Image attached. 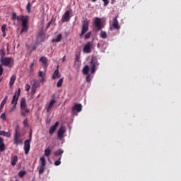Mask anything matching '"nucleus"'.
Segmentation results:
<instances>
[{"label": "nucleus", "instance_id": "f3484780", "mask_svg": "<svg viewBox=\"0 0 181 181\" xmlns=\"http://www.w3.org/2000/svg\"><path fill=\"white\" fill-rule=\"evenodd\" d=\"M30 112V110L28 109L27 107H21V114L22 117H25L26 114H29Z\"/></svg>", "mask_w": 181, "mask_h": 181}, {"label": "nucleus", "instance_id": "cd10ccee", "mask_svg": "<svg viewBox=\"0 0 181 181\" xmlns=\"http://www.w3.org/2000/svg\"><path fill=\"white\" fill-rule=\"evenodd\" d=\"M40 62H41V63H42V64H47V58L46 57H42L41 58H40Z\"/></svg>", "mask_w": 181, "mask_h": 181}, {"label": "nucleus", "instance_id": "2eb2a0df", "mask_svg": "<svg viewBox=\"0 0 181 181\" xmlns=\"http://www.w3.org/2000/svg\"><path fill=\"white\" fill-rule=\"evenodd\" d=\"M58 127H59V122H56L54 125L52 126L49 128V132L50 135H53V134L54 133V131H56V129H57Z\"/></svg>", "mask_w": 181, "mask_h": 181}, {"label": "nucleus", "instance_id": "ddd939ff", "mask_svg": "<svg viewBox=\"0 0 181 181\" xmlns=\"http://www.w3.org/2000/svg\"><path fill=\"white\" fill-rule=\"evenodd\" d=\"M81 110H83V105L81 103L75 104L72 107V111H76V112H81Z\"/></svg>", "mask_w": 181, "mask_h": 181}, {"label": "nucleus", "instance_id": "4be33fe9", "mask_svg": "<svg viewBox=\"0 0 181 181\" xmlns=\"http://www.w3.org/2000/svg\"><path fill=\"white\" fill-rule=\"evenodd\" d=\"M5 151V144L4 143V139L0 137V152Z\"/></svg>", "mask_w": 181, "mask_h": 181}, {"label": "nucleus", "instance_id": "f03ea898", "mask_svg": "<svg viewBox=\"0 0 181 181\" xmlns=\"http://www.w3.org/2000/svg\"><path fill=\"white\" fill-rule=\"evenodd\" d=\"M21 133L18 132V129L15 130L13 135V145H22L23 140L21 139Z\"/></svg>", "mask_w": 181, "mask_h": 181}, {"label": "nucleus", "instance_id": "20e7f679", "mask_svg": "<svg viewBox=\"0 0 181 181\" xmlns=\"http://www.w3.org/2000/svg\"><path fill=\"white\" fill-rule=\"evenodd\" d=\"M89 23H90V21H88V20H87V18H84L82 21V30H81V33L80 34L81 37L83 35H84L85 33H87V32H88Z\"/></svg>", "mask_w": 181, "mask_h": 181}, {"label": "nucleus", "instance_id": "e433bc0d", "mask_svg": "<svg viewBox=\"0 0 181 181\" xmlns=\"http://www.w3.org/2000/svg\"><path fill=\"white\" fill-rule=\"evenodd\" d=\"M39 77L43 78L45 76H46V74L43 72V71H40L38 74Z\"/></svg>", "mask_w": 181, "mask_h": 181}, {"label": "nucleus", "instance_id": "09e8293b", "mask_svg": "<svg viewBox=\"0 0 181 181\" xmlns=\"http://www.w3.org/2000/svg\"><path fill=\"white\" fill-rule=\"evenodd\" d=\"M103 1L104 2V6H107V5H108L110 3L108 0H103Z\"/></svg>", "mask_w": 181, "mask_h": 181}, {"label": "nucleus", "instance_id": "c03bdc74", "mask_svg": "<svg viewBox=\"0 0 181 181\" xmlns=\"http://www.w3.org/2000/svg\"><path fill=\"white\" fill-rule=\"evenodd\" d=\"M25 91H29L30 90V86L29 84H25Z\"/></svg>", "mask_w": 181, "mask_h": 181}, {"label": "nucleus", "instance_id": "6e6d98bb", "mask_svg": "<svg viewBox=\"0 0 181 181\" xmlns=\"http://www.w3.org/2000/svg\"><path fill=\"white\" fill-rule=\"evenodd\" d=\"M76 62H78L79 58L78 57H76Z\"/></svg>", "mask_w": 181, "mask_h": 181}, {"label": "nucleus", "instance_id": "39448f33", "mask_svg": "<svg viewBox=\"0 0 181 181\" xmlns=\"http://www.w3.org/2000/svg\"><path fill=\"white\" fill-rule=\"evenodd\" d=\"M32 133L30 134V139H27L24 141V151L25 155H28L29 153V151H30V142L32 141Z\"/></svg>", "mask_w": 181, "mask_h": 181}, {"label": "nucleus", "instance_id": "58836bf2", "mask_svg": "<svg viewBox=\"0 0 181 181\" xmlns=\"http://www.w3.org/2000/svg\"><path fill=\"white\" fill-rule=\"evenodd\" d=\"M91 37V32H88L85 35V39H90Z\"/></svg>", "mask_w": 181, "mask_h": 181}, {"label": "nucleus", "instance_id": "ea45409f", "mask_svg": "<svg viewBox=\"0 0 181 181\" xmlns=\"http://www.w3.org/2000/svg\"><path fill=\"white\" fill-rule=\"evenodd\" d=\"M18 16H16V13H13L11 16L12 21H16V18Z\"/></svg>", "mask_w": 181, "mask_h": 181}, {"label": "nucleus", "instance_id": "79ce46f5", "mask_svg": "<svg viewBox=\"0 0 181 181\" xmlns=\"http://www.w3.org/2000/svg\"><path fill=\"white\" fill-rule=\"evenodd\" d=\"M6 24H4L1 26V32H6Z\"/></svg>", "mask_w": 181, "mask_h": 181}, {"label": "nucleus", "instance_id": "a878e982", "mask_svg": "<svg viewBox=\"0 0 181 181\" xmlns=\"http://www.w3.org/2000/svg\"><path fill=\"white\" fill-rule=\"evenodd\" d=\"M16 80V76L15 75H13L11 78H10V82H9V84H10V86L12 87V85L13 84H15V81Z\"/></svg>", "mask_w": 181, "mask_h": 181}, {"label": "nucleus", "instance_id": "4c0bfd02", "mask_svg": "<svg viewBox=\"0 0 181 181\" xmlns=\"http://www.w3.org/2000/svg\"><path fill=\"white\" fill-rule=\"evenodd\" d=\"M23 124L25 128H26V127H28L29 124L28 123V118H26L23 120Z\"/></svg>", "mask_w": 181, "mask_h": 181}, {"label": "nucleus", "instance_id": "5701e85b", "mask_svg": "<svg viewBox=\"0 0 181 181\" xmlns=\"http://www.w3.org/2000/svg\"><path fill=\"white\" fill-rule=\"evenodd\" d=\"M0 136H6V138H11V132H6L5 131H0Z\"/></svg>", "mask_w": 181, "mask_h": 181}, {"label": "nucleus", "instance_id": "2f4dec72", "mask_svg": "<svg viewBox=\"0 0 181 181\" xmlns=\"http://www.w3.org/2000/svg\"><path fill=\"white\" fill-rule=\"evenodd\" d=\"M63 81H64V78H60V79L58 81V82H57V87L58 88H60V87H62V86H63Z\"/></svg>", "mask_w": 181, "mask_h": 181}, {"label": "nucleus", "instance_id": "13d9d810", "mask_svg": "<svg viewBox=\"0 0 181 181\" xmlns=\"http://www.w3.org/2000/svg\"><path fill=\"white\" fill-rule=\"evenodd\" d=\"M64 59H66V57H63V61H64Z\"/></svg>", "mask_w": 181, "mask_h": 181}, {"label": "nucleus", "instance_id": "0eeeda50", "mask_svg": "<svg viewBox=\"0 0 181 181\" xmlns=\"http://www.w3.org/2000/svg\"><path fill=\"white\" fill-rule=\"evenodd\" d=\"M1 62L2 63L3 66L8 67L11 63H13V58L5 57L4 59H1Z\"/></svg>", "mask_w": 181, "mask_h": 181}, {"label": "nucleus", "instance_id": "4468645a", "mask_svg": "<svg viewBox=\"0 0 181 181\" xmlns=\"http://www.w3.org/2000/svg\"><path fill=\"white\" fill-rule=\"evenodd\" d=\"M60 77H62V74H60V72L59 71V66H57V69L54 71L52 74V80L60 78Z\"/></svg>", "mask_w": 181, "mask_h": 181}, {"label": "nucleus", "instance_id": "603ef678", "mask_svg": "<svg viewBox=\"0 0 181 181\" xmlns=\"http://www.w3.org/2000/svg\"><path fill=\"white\" fill-rule=\"evenodd\" d=\"M15 110H16V108H15V105H14L13 107L9 110V112H13V111H15Z\"/></svg>", "mask_w": 181, "mask_h": 181}, {"label": "nucleus", "instance_id": "bf43d9fd", "mask_svg": "<svg viewBox=\"0 0 181 181\" xmlns=\"http://www.w3.org/2000/svg\"><path fill=\"white\" fill-rule=\"evenodd\" d=\"M39 97H40V94L38 95L37 98H39Z\"/></svg>", "mask_w": 181, "mask_h": 181}, {"label": "nucleus", "instance_id": "393cba45", "mask_svg": "<svg viewBox=\"0 0 181 181\" xmlns=\"http://www.w3.org/2000/svg\"><path fill=\"white\" fill-rule=\"evenodd\" d=\"M88 71H90V66H88V65H86L83 69V74L87 76L88 75Z\"/></svg>", "mask_w": 181, "mask_h": 181}, {"label": "nucleus", "instance_id": "f8f14e48", "mask_svg": "<svg viewBox=\"0 0 181 181\" xmlns=\"http://www.w3.org/2000/svg\"><path fill=\"white\" fill-rule=\"evenodd\" d=\"M117 17H115L113 18L112 26L114 28V29H116L117 30H119L120 29L119 24L118 23V20L117 19Z\"/></svg>", "mask_w": 181, "mask_h": 181}, {"label": "nucleus", "instance_id": "c9c22d12", "mask_svg": "<svg viewBox=\"0 0 181 181\" xmlns=\"http://www.w3.org/2000/svg\"><path fill=\"white\" fill-rule=\"evenodd\" d=\"M25 175H26V171H20L18 173L19 177H23V176H25Z\"/></svg>", "mask_w": 181, "mask_h": 181}, {"label": "nucleus", "instance_id": "bb28decb", "mask_svg": "<svg viewBox=\"0 0 181 181\" xmlns=\"http://www.w3.org/2000/svg\"><path fill=\"white\" fill-rule=\"evenodd\" d=\"M27 107L26 105V99L25 98H22L21 100V108H23Z\"/></svg>", "mask_w": 181, "mask_h": 181}, {"label": "nucleus", "instance_id": "37998d69", "mask_svg": "<svg viewBox=\"0 0 181 181\" xmlns=\"http://www.w3.org/2000/svg\"><path fill=\"white\" fill-rule=\"evenodd\" d=\"M86 81L87 83H90V81H91V76H90L89 74H88L86 76Z\"/></svg>", "mask_w": 181, "mask_h": 181}, {"label": "nucleus", "instance_id": "423d86ee", "mask_svg": "<svg viewBox=\"0 0 181 181\" xmlns=\"http://www.w3.org/2000/svg\"><path fill=\"white\" fill-rule=\"evenodd\" d=\"M19 95H21V88H18V91L15 92L11 100V104H14V108H16L18 100H19Z\"/></svg>", "mask_w": 181, "mask_h": 181}, {"label": "nucleus", "instance_id": "de8ad7c7", "mask_svg": "<svg viewBox=\"0 0 181 181\" xmlns=\"http://www.w3.org/2000/svg\"><path fill=\"white\" fill-rule=\"evenodd\" d=\"M23 18H25V16H17L16 19H17V21H22L23 19Z\"/></svg>", "mask_w": 181, "mask_h": 181}, {"label": "nucleus", "instance_id": "f704fd0d", "mask_svg": "<svg viewBox=\"0 0 181 181\" xmlns=\"http://www.w3.org/2000/svg\"><path fill=\"white\" fill-rule=\"evenodd\" d=\"M62 157H59L57 160L54 162L55 166H59V165H62Z\"/></svg>", "mask_w": 181, "mask_h": 181}, {"label": "nucleus", "instance_id": "f257e3e1", "mask_svg": "<svg viewBox=\"0 0 181 181\" xmlns=\"http://www.w3.org/2000/svg\"><path fill=\"white\" fill-rule=\"evenodd\" d=\"M90 72L92 73V74H93V73H95V68L100 66V62H98L97 57H92L90 60Z\"/></svg>", "mask_w": 181, "mask_h": 181}, {"label": "nucleus", "instance_id": "412c9836", "mask_svg": "<svg viewBox=\"0 0 181 181\" xmlns=\"http://www.w3.org/2000/svg\"><path fill=\"white\" fill-rule=\"evenodd\" d=\"M6 101H8V95H6L0 104V111L3 110L4 107H5V104H6Z\"/></svg>", "mask_w": 181, "mask_h": 181}, {"label": "nucleus", "instance_id": "052dcab7", "mask_svg": "<svg viewBox=\"0 0 181 181\" xmlns=\"http://www.w3.org/2000/svg\"><path fill=\"white\" fill-rule=\"evenodd\" d=\"M0 129H1V127H0Z\"/></svg>", "mask_w": 181, "mask_h": 181}, {"label": "nucleus", "instance_id": "c85d7f7f", "mask_svg": "<svg viewBox=\"0 0 181 181\" xmlns=\"http://www.w3.org/2000/svg\"><path fill=\"white\" fill-rule=\"evenodd\" d=\"M50 153H52V150L50 149V147H48L45 150V156H50Z\"/></svg>", "mask_w": 181, "mask_h": 181}, {"label": "nucleus", "instance_id": "9b49d317", "mask_svg": "<svg viewBox=\"0 0 181 181\" xmlns=\"http://www.w3.org/2000/svg\"><path fill=\"white\" fill-rule=\"evenodd\" d=\"M30 83L33 88H35V90L40 87V82L37 79H33Z\"/></svg>", "mask_w": 181, "mask_h": 181}, {"label": "nucleus", "instance_id": "7c9ffc66", "mask_svg": "<svg viewBox=\"0 0 181 181\" xmlns=\"http://www.w3.org/2000/svg\"><path fill=\"white\" fill-rule=\"evenodd\" d=\"M107 32L105 31H102L100 33V37H101L102 39H107Z\"/></svg>", "mask_w": 181, "mask_h": 181}, {"label": "nucleus", "instance_id": "5fc2aeb1", "mask_svg": "<svg viewBox=\"0 0 181 181\" xmlns=\"http://www.w3.org/2000/svg\"><path fill=\"white\" fill-rule=\"evenodd\" d=\"M35 93H36V89L33 88V90H32V93L35 94Z\"/></svg>", "mask_w": 181, "mask_h": 181}, {"label": "nucleus", "instance_id": "c756f323", "mask_svg": "<svg viewBox=\"0 0 181 181\" xmlns=\"http://www.w3.org/2000/svg\"><path fill=\"white\" fill-rule=\"evenodd\" d=\"M21 21H22V25H28V21H29V17L28 16L23 17V18Z\"/></svg>", "mask_w": 181, "mask_h": 181}, {"label": "nucleus", "instance_id": "7ed1b4c3", "mask_svg": "<svg viewBox=\"0 0 181 181\" xmlns=\"http://www.w3.org/2000/svg\"><path fill=\"white\" fill-rule=\"evenodd\" d=\"M40 165L38 167V173L39 175H43L45 170H46V158L45 157H41L40 159Z\"/></svg>", "mask_w": 181, "mask_h": 181}, {"label": "nucleus", "instance_id": "a19ab883", "mask_svg": "<svg viewBox=\"0 0 181 181\" xmlns=\"http://www.w3.org/2000/svg\"><path fill=\"white\" fill-rule=\"evenodd\" d=\"M0 117L3 119V121H6V115L5 113H2Z\"/></svg>", "mask_w": 181, "mask_h": 181}, {"label": "nucleus", "instance_id": "4d7b16f0", "mask_svg": "<svg viewBox=\"0 0 181 181\" xmlns=\"http://www.w3.org/2000/svg\"><path fill=\"white\" fill-rule=\"evenodd\" d=\"M97 0H92V2H96Z\"/></svg>", "mask_w": 181, "mask_h": 181}, {"label": "nucleus", "instance_id": "864d4df0", "mask_svg": "<svg viewBox=\"0 0 181 181\" xmlns=\"http://www.w3.org/2000/svg\"><path fill=\"white\" fill-rule=\"evenodd\" d=\"M2 33H3V36H4V37H5V36H6V31L2 32Z\"/></svg>", "mask_w": 181, "mask_h": 181}, {"label": "nucleus", "instance_id": "dca6fc26", "mask_svg": "<svg viewBox=\"0 0 181 181\" xmlns=\"http://www.w3.org/2000/svg\"><path fill=\"white\" fill-rule=\"evenodd\" d=\"M54 104H56V100L54 99H52L49 102V105H48V106L47 107V112L49 113V112H50L52 111V108H53V105H54Z\"/></svg>", "mask_w": 181, "mask_h": 181}, {"label": "nucleus", "instance_id": "1a4fd4ad", "mask_svg": "<svg viewBox=\"0 0 181 181\" xmlns=\"http://www.w3.org/2000/svg\"><path fill=\"white\" fill-rule=\"evenodd\" d=\"M62 22H69L70 21V11H66L62 17Z\"/></svg>", "mask_w": 181, "mask_h": 181}, {"label": "nucleus", "instance_id": "72a5a7b5", "mask_svg": "<svg viewBox=\"0 0 181 181\" xmlns=\"http://www.w3.org/2000/svg\"><path fill=\"white\" fill-rule=\"evenodd\" d=\"M32 6V4H30V2H28L26 7H25V9L28 12V13H30V7Z\"/></svg>", "mask_w": 181, "mask_h": 181}, {"label": "nucleus", "instance_id": "6ab92c4d", "mask_svg": "<svg viewBox=\"0 0 181 181\" xmlns=\"http://www.w3.org/2000/svg\"><path fill=\"white\" fill-rule=\"evenodd\" d=\"M63 37V36L62 35V34H59L57 37V38H54L52 40V43H54V42H56L57 43H59L60 42H62V38Z\"/></svg>", "mask_w": 181, "mask_h": 181}, {"label": "nucleus", "instance_id": "9d476101", "mask_svg": "<svg viewBox=\"0 0 181 181\" xmlns=\"http://www.w3.org/2000/svg\"><path fill=\"white\" fill-rule=\"evenodd\" d=\"M95 26L97 28V30H101L103 28V24L101 23V18H96L95 19Z\"/></svg>", "mask_w": 181, "mask_h": 181}, {"label": "nucleus", "instance_id": "a211bd4d", "mask_svg": "<svg viewBox=\"0 0 181 181\" xmlns=\"http://www.w3.org/2000/svg\"><path fill=\"white\" fill-rule=\"evenodd\" d=\"M64 132H65L64 127H62L61 128H59L57 132L58 138L62 139V138H63V135Z\"/></svg>", "mask_w": 181, "mask_h": 181}, {"label": "nucleus", "instance_id": "b1692460", "mask_svg": "<svg viewBox=\"0 0 181 181\" xmlns=\"http://www.w3.org/2000/svg\"><path fill=\"white\" fill-rule=\"evenodd\" d=\"M18 162V156H14L11 157V165L15 166L16 165V163Z\"/></svg>", "mask_w": 181, "mask_h": 181}, {"label": "nucleus", "instance_id": "49530a36", "mask_svg": "<svg viewBox=\"0 0 181 181\" xmlns=\"http://www.w3.org/2000/svg\"><path fill=\"white\" fill-rule=\"evenodd\" d=\"M53 22V20H51V21H49L46 27V29H49V28H50V25H52V23Z\"/></svg>", "mask_w": 181, "mask_h": 181}, {"label": "nucleus", "instance_id": "aec40b11", "mask_svg": "<svg viewBox=\"0 0 181 181\" xmlns=\"http://www.w3.org/2000/svg\"><path fill=\"white\" fill-rule=\"evenodd\" d=\"M63 153H64V151H63L62 148H59L54 153V156H60L59 158H62V155H63Z\"/></svg>", "mask_w": 181, "mask_h": 181}, {"label": "nucleus", "instance_id": "6e6552de", "mask_svg": "<svg viewBox=\"0 0 181 181\" xmlns=\"http://www.w3.org/2000/svg\"><path fill=\"white\" fill-rule=\"evenodd\" d=\"M93 47V42H88L86 45L83 47V53H91V49Z\"/></svg>", "mask_w": 181, "mask_h": 181}, {"label": "nucleus", "instance_id": "a18cd8bd", "mask_svg": "<svg viewBox=\"0 0 181 181\" xmlns=\"http://www.w3.org/2000/svg\"><path fill=\"white\" fill-rule=\"evenodd\" d=\"M4 74V67L2 66V64L0 65V76H2Z\"/></svg>", "mask_w": 181, "mask_h": 181}, {"label": "nucleus", "instance_id": "8fccbe9b", "mask_svg": "<svg viewBox=\"0 0 181 181\" xmlns=\"http://www.w3.org/2000/svg\"><path fill=\"white\" fill-rule=\"evenodd\" d=\"M33 66H35V60L31 63L30 66V69L32 70L33 69Z\"/></svg>", "mask_w": 181, "mask_h": 181}, {"label": "nucleus", "instance_id": "473e14b6", "mask_svg": "<svg viewBox=\"0 0 181 181\" xmlns=\"http://www.w3.org/2000/svg\"><path fill=\"white\" fill-rule=\"evenodd\" d=\"M28 25H22L21 34L22 35V33H23V32H28Z\"/></svg>", "mask_w": 181, "mask_h": 181}, {"label": "nucleus", "instance_id": "3c124183", "mask_svg": "<svg viewBox=\"0 0 181 181\" xmlns=\"http://www.w3.org/2000/svg\"><path fill=\"white\" fill-rule=\"evenodd\" d=\"M45 81H46V78H45V76H44V77L41 78L40 82L42 83V84H43L45 83Z\"/></svg>", "mask_w": 181, "mask_h": 181}]
</instances>
